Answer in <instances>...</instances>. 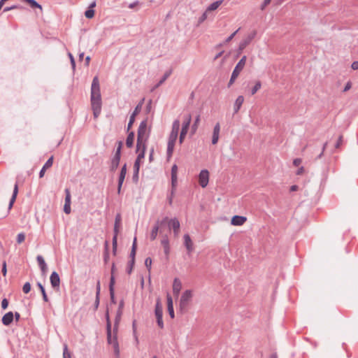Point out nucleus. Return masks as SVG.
Segmentation results:
<instances>
[{
	"label": "nucleus",
	"mask_w": 358,
	"mask_h": 358,
	"mask_svg": "<svg viewBox=\"0 0 358 358\" xmlns=\"http://www.w3.org/2000/svg\"><path fill=\"white\" fill-rule=\"evenodd\" d=\"M149 137V131L148 130L147 120H143L138 127L137 134L136 152L138 156L135 162H141L145 157L146 150V143Z\"/></svg>",
	"instance_id": "1"
},
{
	"label": "nucleus",
	"mask_w": 358,
	"mask_h": 358,
	"mask_svg": "<svg viewBox=\"0 0 358 358\" xmlns=\"http://www.w3.org/2000/svg\"><path fill=\"white\" fill-rule=\"evenodd\" d=\"M180 126V123L179 120H175L172 124L171 131L169 134L167 143L166 155L168 159H169L172 157L174 150L175 143L178 138Z\"/></svg>",
	"instance_id": "2"
},
{
	"label": "nucleus",
	"mask_w": 358,
	"mask_h": 358,
	"mask_svg": "<svg viewBox=\"0 0 358 358\" xmlns=\"http://www.w3.org/2000/svg\"><path fill=\"white\" fill-rule=\"evenodd\" d=\"M90 101L92 106H101L100 84L98 76L94 77L92 82Z\"/></svg>",
	"instance_id": "3"
},
{
	"label": "nucleus",
	"mask_w": 358,
	"mask_h": 358,
	"mask_svg": "<svg viewBox=\"0 0 358 358\" xmlns=\"http://www.w3.org/2000/svg\"><path fill=\"white\" fill-rule=\"evenodd\" d=\"M107 320H108V317H107ZM107 341L108 343L113 346L115 355L118 357L120 355L119 344L116 336H112L111 326L109 320H108L107 322Z\"/></svg>",
	"instance_id": "4"
},
{
	"label": "nucleus",
	"mask_w": 358,
	"mask_h": 358,
	"mask_svg": "<svg viewBox=\"0 0 358 358\" xmlns=\"http://www.w3.org/2000/svg\"><path fill=\"white\" fill-rule=\"evenodd\" d=\"M121 222H122V217L120 213H117L115 218V223H114V235L112 240V245H113V254L115 255L116 250H117V235L120 231V229L121 227Z\"/></svg>",
	"instance_id": "5"
},
{
	"label": "nucleus",
	"mask_w": 358,
	"mask_h": 358,
	"mask_svg": "<svg viewBox=\"0 0 358 358\" xmlns=\"http://www.w3.org/2000/svg\"><path fill=\"white\" fill-rule=\"evenodd\" d=\"M192 296L193 292L190 289H187L182 294L179 301V306L181 311L187 310Z\"/></svg>",
	"instance_id": "6"
},
{
	"label": "nucleus",
	"mask_w": 358,
	"mask_h": 358,
	"mask_svg": "<svg viewBox=\"0 0 358 358\" xmlns=\"http://www.w3.org/2000/svg\"><path fill=\"white\" fill-rule=\"evenodd\" d=\"M168 221V217H165L162 220H157L154 227H152L151 232H150V239L152 241H154L156 239L158 232H159L161 234H162V227L167 223Z\"/></svg>",
	"instance_id": "7"
},
{
	"label": "nucleus",
	"mask_w": 358,
	"mask_h": 358,
	"mask_svg": "<svg viewBox=\"0 0 358 358\" xmlns=\"http://www.w3.org/2000/svg\"><path fill=\"white\" fill-rule=\"evenodd\" d=\"M246 59H247L246 56H243L241 59V60L238 62V64L235 66V68L232 72V74L231 76L229 85H231L235 81V80L237 78V77L238 76L241 71L243 69V68L245 65Z\"/></svg>",
	"instance_id": "8"
},
{
	"label": "nucleus",
	"mask_w": 358,
	"mask_h": 358,
	"mask_svg": "<svg viewBox=\"0 0 358 358\" xmlns=\"http://www.w3.org/2000/svg\"><path fill=\"white\" fill-rule=\"evenodd\" d=\"M192 120V117L190 115H187L185 116V120L182 124V129L180 134L179 142L180 144L182 143L189 127L190 123Z\"/></svg>",
	"instance_id": "9"
},
{
	"label": "nucleus",
	"mask_w": 358,
	"mask_h": 358,
	"mask_svg": "<svg viewBox=\"0 0 358 358\" xmlns=\"http://www.w3.org/2000/svg\"><path fill=\"white\" fill-rule=\"evenodd\" d=\"M144 101H145V99L144 98L142 99V100L136 106L134 112L131 115V116L129 117V123L127 124V130H129L131 129V127H132V125L135 121V117L141 111Z\"/></svg>",
	"instance_id": "10"
},
{
	"label": "nucleus",
	"mask_w": 358,
	"mask_h": 358,
	"mask_svg": "<svg viewBox=\"0 0 358 358\" xmlns=\"http://www.w3.org/2000/svg\"><path fill=\"white\" fill-rule=\"evenodd\" d=\"M167 222H168L169 229H173L174 236H178L179 234L180 227L178 220L177 218L174 217L169 220H168Z\"/></svg>",
	"instance_id": "11"
},
{
	"label": "nucleus",
	"mask_w": 358,
	"mask_h": 358,
	"mask_svg": "<svg viewBox=\"0 0 358 358\" xmlns=\"http://www.w3.org/2000/svg\"><path fill=\"white\" fill-rule=\"evenodd\" d=\"M50 281L52 288L56 291H59L60 285V278L56 271H53L51 273Z\"/></svg>",
	"instance_id": "12"
},
{
	"label": "nucleus",
	"mask_w": 358,
	"mask_h": 358,
	"mask_svg": "<svg viewBox=\"0 0 358 358\" xmlns=\"http://www.w3.org/2000/svg\"><path fill=\"white\" fill-rule=\"evenodd\" d=\"M162 315H163L162 308L159 305V301H157V303L156 304V307H155V316H156V318H157V324L162 329L164 327V322H163V320H162Z\"/></svg>",
	"instance_id": "13"
},
{
	"label": "nucleus",
	"mask_w": 358,
	"mask_h": 358,
	"mask_svg": "<svg viewBox=\"0 0 358 358\" xmlns=\"http://www.w3.org/2000/svg\"><path fill=\"white\" fill-rule=\"evenodd\" d=\"M199 184L202 187H206L208 184L209 173L207 170H202L199 176Z\"/></svg>",
	"instance_id": "14"
},
{
	"label": "nucleus",
	"mask_w": 358,
	"mask_h": 358,
	"mask_svg": "<svg viewBox=\"0 0 358 358\" xmlns=\"http://www.w3.org/2000/svg\"><path fill=\"white\" fill-rule=\"evenodd\" d=\"M256 35V33L254 31L250 34H248L245 38H244L239 44L238 49L240 51L243 50L247 45H248L251 41L253 40Z\"/></svg>",
	"instance_id": "15"
},
{
	"label": "nucleus",
	"mask_w": 358,
	"mask_h": 358,
	"mask_svg": "<svg viewBox=\"0 0 358 358\" xmlns=\"http://www.w3.org/2000/svg\"><path fill=\"white\" fill-rule=\"evenodd\" d=\"M65 203L64 206V211L66 214H69L71 211V194L69 189H65Z\"/></svg>",
	"instance_id": "16"
},
{
	"label": "nucleus",
	"mask_w": 358,
	"mask_h": 358,
	"mask_svg": "<svg viewBox=\"0 0 358 358\" xmlns=\"http://www.w3.org/2000/svg\"><path fill=\"white\" fill-rule=\"evenodd\" d=\"M127 174V166L124 164L120 171L119 178H118V185H117V193L120 194L121 192V188L122 186V184L124 182L125 176Z\"/></svg>",
	"instance_id": "17"
},
{
	"label": "nucleus",
	"mask_w": 358,
	"mask_h": 358,
	"mask_svg": "<svg viewBox=\"0 0 358 358\" xmlns=\"http://www.w3.org/2000/svg\"><path fill=\"white\" fill-rule=\"evenodd\" d=\"M184 245L186 248L187 252L190 254L194 250L193 242L189 234H185L183 236Z\"/></svg>",
	"instance_id": "18"
},
{
	"label": "nucleus",
	"mask_w": 358,
	"mask_h": 358,
	"mask_svg": "<svg viewBox=\"0 0 358 358\" xmlns=\"http://www.w3.org/2000/svg\"><path fill=\"white\" fill-rule=\"evenodd\" d=\"M220 124L217 122L213 128V136H212V144L215 145L217 143L220 138Z\"/></svg>",
	"instance_id": "19"
},
{
	"label": "nucleus",
	"mask_w": 358,
	"mask_h": 358,
	"mask_svg": "<svg viewBox=\"0 0 358 358\" xmlns=\"http://www.w3.org/2000/svg\"><path fill=\"white\" fill-rule=\"evenodd\" d=\"M247 220V218L244 216L234 215L231 220V224L234 226H241Z\"/></svg>",
	"instance_id": "20"
},
{
	"label": "nucleus",
	"mask_w": 358,
	"mask_h": 358,
	"mask_svg": "<svg viewBox=\"0 0 358 358\" xmlns=\"http://www.w3.org/2000/svg\"><path fill=\"white\" fill-rule=\"evenodd\" d=\"M182 288V283L178 278H175L173 282V292L175 296H178Z\"/></svg>",
	"instance_id": "21"
},
{
	"label": "nucleus",
	"mask_w": 358,
	"mask_h": 358,
	"mask_svg": "<svg viewBox=\"0 0 358 358\" xmlns=\"http://www.w3.org/2000/svg\"><path fill=\"white\" fill-rule=\"evenodd\" d=\"M14 319V314L13 313V312H8L7 313H6L3 317H2V323L5 325V326H8L10 325L13 320Z\"/></svg>",
	"instance_id": "22"
},
{
	"label": "nucleus",
	"mask_w": 358,
	"mask_h": 358,
	"mask_svg": "<svg viewBox=\"0 0 358 358\" xmlns=\"http://www.w3.org/2000/svg\"><path fill=\"white\" fill-rule=\"evenodd\" d=\"M161 243L164 248V252L166 256H169L170 252L169 241L167 235H164L163 238L161 241Z\"/></svg>",
	"instance_id": "23"
},
{
	"label": "nucleus",
	"mask_w": 358,
	"mask_h": 358,
	"mask_svg": "<svg viewBox=\"0 0 358 358\" xmlns=\"http://www.w3.org/2000/svg\"><path fill=\"white\" fill-rule=\"evenodd\" d=\"M171 70L167 71L164 73L163 77L160 79V80L153 87L152 91H154L155 89L158 88L161 85H162L166 81V80L171 76Z\"/></svg>",
	"instance_id": "24"
},
{
	"label": "nucleus",
	"mask_w": 358,
	"mask_h": 358,
	"mask_svg": "<svg viewBox=\"0 0 358 358\" xmlns=\"http://www.w3.org/2000/svg\"><path fill=\"white\" fill-rule=\"evenodd\" d=\"M17 192H18V186L17 184L15 185L14 186V189H13V195L10 198V202H9V204H8V210H10L13 206V203L16 199V196H17Z\"/></svg>",
	"instance_id": "25"
},
{
	"label": "nucleus",
	"mask_w": 358,
	"mask_h": 358,
	"mask_svg": "<svg viewBox=\"0 0 358 358\" xmlns=\"http://www.w3.org/2000/svg\"><path fill=\"white\" fill-rule=\"evenodd\" d=\"M38 266L42 271V272H45L47 270V264L43 259V257L41 255H38L36 257Z\"/></svg>",
	"instance_id": "26"
},
{
	"label": "nucleus",
	"mask_w": 358,
	"mask_h": 358,
	"mask_svg": "<svg viewBox=\"0 0 358 358\" xmlns=\"http://www.w3.org/2000/svg\"><path fill=\"white\" fill-rule=\"evenodd\" d=\"M243 101L244 97L243 96H238L237 97L234 103V113H237L240 110Z\"/></svg>",
	"instance_id": "27"
},
{
	"label": "nucleus",
	"mask_w": 358,
	"mask_h": 358,
	"mask_svg": "<svg viewBox=\"0 0 358 358\" xmlns=\"http://www.w3.org/2000/svg\"><path fill=\"white\" fill-rule=\"evenodd\" d=\"M120 161V157L115 156L113 157L111 160V166L110 169L111 171H115L119 166Z\"/></svg>",
	"instance_id": "28"
},
{
	"label": "nucleus",
	"mask_w": 358,
	"mask_h": 358,
	"mask_svg": "<svg viewBox=\"0 0 358 358\" xmlns=\"http://www.w3.org/2000/svg\"><path fill=\"white\" fill-rule=\"evenodd\" d=\"M222 0H220L212 3L206 8V12H210L216 10L222 3Z\"/></svg>",
	"instance_id": "29"
},
{
	"label": "nucleus",
	"mask_w": 358,
	"mask_h": 358,
	"mask_svg": "<svg viewBox=\"0 0 358 358\" xmlns=\"http://www.w3.org/2000/svg\"><path fill=\"white\" fill-rule=\"evenodd\" d=\"M134 133L133 131H131L126 139V145L128 148H131L134 144Z\"/></svg>",
	"instance_id": "30"
},
{
	"label": "nucleus",
	"mask_w": 358,
	"mask_h": 358,
	"mask_svg": "<svg viewBox=\"0 0 358 358\" xmlns=\"http://www.w3.org/2000/svg\"><path fill=\"white\" fill-rule=\"evenodd\" d=\"M136 238L135 237L133 241L131 250L130 252V258L131 262H135V255H136Z\"/></svg>",
	"instance_id": "31"
},
{
	"label": "nucleus",
	"mask_w": 358,
	"mask_h": 358,
	"mask_svg": "<svg viewBox=\"0 0 358 358\" xmlns=\"http://www.w3.org/2000/svg\"><path fill=\"white\" fill-rule=\"evenodd\" d=\"M139 169H140V164H138V162H134L133 180L135 181H137L138 179Z\"/></svg>",
	"instance_id": "32"
},
{
	"label": "nucleus",
	"mask_w": 358,
	"mask_h": 358,
	"mask_svg": "<svg viewBox=\"0 0 358 358\" xmlns=\"http://www.w3.org/2000/svg\"><path fill=\"white\" fill-rule=\"evenodd\" d=\"M37 285L38 287V288L40 289L41 292V294H42V296H43V299L44 301H48V296L46 294V292H45V288L43 286V285L41 283V282H38L37 283Z\"/></svg>",
	"instance_id": "33"
},
{
	"label": "nucleus",
	"mask_w": 358,
	"mask_h": 358,
	"mask_svg": "<svg viewBox=\"0 0 358 358\" xmlns=\"http://www.w3.org/2000/svg\"><path fill=\"white\" fill-rule=\"evenodd\" d=\"M63 358H71V352L69 351L66 344L63 345Z\"/></svg>",
	"instance_id": "34"
},
{
	"label": "nucleus",
	"mask_w": 358,
	"mask_h": 358,
	"mask_svg": "<svg viewBox=\"0 0 358 358\" xmlns=\"http://www.w3.org/2000/svg\"><path fill=\"white\" fill-rule=\"evenodd\" d=\"M262 87V83L260 81H257L255 86L251 90V94L254 95L260 88Z\"/></svg>",
	"instance_id": "35"
},
{
	"label": "nucleus",
	"mask_w": 358,
	"mask_h": 358,
	"mask_svg": "<svg viewBox=\"0 0 358 358\" xmlns=\"http://www.w3.org/2000/svg\"><path fill=\"white\" fill-rule=\"evenodd\" d=\"M92 109L93 110L94 117L96 118L101 113V106H92Z\"/></svg>",
	"instance_id": "36"
},
{
	"label": "nucleus",
	"mask_w": 358,
	"mask_h": 358,
	"mask_svg": "<svg viewBox=\"0 0 358 358\" xmlns=\"http://www.w3.org/2000/svg\"><path fill=\"white\" fill-rule=\"evenodd\" d=\"M94 15V10L93 9H87L85 13V16L88 18L91 19Z\"/></svg>",
	"instance_id": "37"
},
{
	"label": "nucleus",
	"mask_w": 358,
	"mask_h": 358,
	"mask_svg": "<svg viewBox=\"0 0 358 358\" xmlns=\"http://www.w3.org/2000/svg\"><path fill=\"white\" fill-rule=\"evenodd\" d=\"M53 157H50L43 165V169H47L52 166Z\"/></svg>",
	"instance_id": "38"
},
{
	"label": "nucleus",
	"mask_w": 358,
	"mask_h": 358,
	"mask_svg": "<svg viewBox=\"0 0 358 358\" xmlns=\"http://www.w3.org/2000/svg\"><path fill=\"white\" fill-rule=\"evenodd\" d=\"M17 8L22 9L23 7L20 6V5H13V6H10V7H5L3 8V12H8L9 10H14V9H17Z\"/></svg>",
	"instance_id": "39"
},
{
	"label": "nucleus",
	"mask_w": 358,
	"mask_h": 358,
	"mask_svg": "<svg viewBox=\"0 0 358 358\" xmlns=\"http://www.w3.org/2000/svg\"><path fill=\"white\" fill-rule=\"evenodd\" d=\"M25 239V235L24 233H20L17 236V243L18 244L22 243Z\"/></svg>",
	"instance_id": "40"
},
{
	"label": "nucleus",
	"mask_w": 358,
	"mask_h": 358,
	"mask_svg": "<svg viewBox=\"0 0 358 358\" xmlns=\"http://www.w3.org/2000/svg\"><path fill=\"white\" fill-rule=\"evenodd\" d=\"M29 5L33 8H39L41 10H42L43 9L41 5L36 2L35 0H32Z\"/></svg>",
	"instance_id": "41"
},
{
	"label": "nucleus",
	"mask_w": 358,
	"mask_h": 358,
	"mask_svg": "<svg viewBox=\"0 0 358 358\" xmlns=\"http://www.w3.org/2000/svg\"><path fill=\"white\" fill-rule=\"evenodd\" d=\"M22 290L25 294H27L31 290V285L29 282H26L22 287Z\"/></svg>",
	"instance_id": "42"
},
{
	"label": "nucleus",
	"mask_w": 358,
	"mask_h": 358,
	"mask_svg": "<svg viewBox=\"0 0 358 358\" xmlns=\"http://www.w3.org/2000/svg\"><path fill=\"white\" fill-rule=\"evenodd\" d=\"M145 265L150 271L151 269L152 259L150 257H147L145 260Z\"/></svg>",
	"instance_id": "43"
},
{
	"label": "nucleus",
	"mask_w": 358,
	"mask_h": 358,
	"mask_svg": "<svg viewBox=\"0 0 358 358\" xmlns=\"http://www.w3.org/2000/svg\"><path fill=\"white\" fill-rule=\"evenodd\" d=\"M122 146V143L121 141H119L118 146H117V148L116 149V152L115 153V156L120 157Z\"/></svg>",
	"instance_id": "44"
},
{
	"label": "nucleus",
	"mask_w": 358,
	"mask_h": 358,
	"mask_svg": "<svg viewBox=\"0 0 358 358\" xmlns=\"http://www.w3.org/2000/svg\"><path fill=\"white\" fill-rule=\"evenodd\" d=\"M134 263L135 262H132L131 261L129 262L128 263V266H127V272L130 274L131 272H132V270H133V267H134Z\"/></svg>",
	"instance_id": "45"
},
{
	"label": "nucleus",
	"mask_w": 358,
	"mask_h": 358,
	"mask_svg": "<svg viewBox=\"0 0 358 358\" xmlns=\"http://www.w3.org/2000/svg\"><path fill=\"white\" fill-rule=\"evenodd\" d=\"M121 315H122L121 310H118V311L117 313L116 317H115V328H116L117 325L118 324V322H119V321L120 320V317H121Z\"/></svg>",
	"instance_id": "46"
},
{
	"label": "nucleus",
	"mask_w": 358,
	"mask_h": 358,
	"mask_svg": "<svg viewBox=\"0 0 358 358\" xmlns=\"http://www.w3.org/2000/svg\"><path fill=\"white\" fill-rule=\"evenodd\" d=\"M271 0H264L263 3L260 6V9L264 10L265 8L271 3Z\"/></svg>",
	"instance_id": "47"
},
{
	"label": "nucleus",
	"mask_w": 358,
	"mask_h": 358,
	"mask_svg": "<svg viewBox=\"0 0 358 358\" xmlns=\"http://www.w3.org/2000/svg\"><path fill=\"white\" fill-rule=\"evenodd\" d=\"M239 29L240 28L235 31L234 33H232L229 37H227V39L225 40V43H229V41H231L233 39V38L236 36V34L238 33Z\"/></svg>",
	"instance_id": "48"
},
{
	"label": "nucleus",
	"mask_w": 358,
	"mask_h": 358,
	"mask_svg": "<svg viewBox=\"0 0 358 358\" xmlns=\"http://www.w3.org/2000/svg\"><path fill=\"white\" fill-rule=\"evenodd\" d=\"M69 57L70 60H71V64L72 69L74 70L75 68H76V62H75V59L73 58V56L72 55L71 53H69Z\"/></svg>",
	"instance_id": "49"
},
{
	"label": "nucleus",
	"mask_w": 358,
	"mask_h": 358,
	"mask_svg": "<svg viewBox=\"0 0 358 358\" xmlns=\"http://www.w3.org/2000/svg\"><path fill=\"white\" fill-rule=\"evenodd\" d=\"M166 299H167V307L173 306V299H172L171 296L169 294H167Z\"/></svg>",
	"instance_id": "50"
},
{
	"label": "nucleus",
	"mask_w": 358,
	"mask_h": 358,
	"mask_svg": "<svg viewBox=\"0 0 358 358\" xmlns=\"http://www.w3.org/2000/svg\"><path fill=\"white\" fill-rule=\"evenodd\" d=\"M114 285H115V277H114V275H111L110 280V284H109V289H114Z\"/></svg>",
	"instance_id": "51"
},
{
	"label": "nucleus",
	"mask_w": 358,
	"mask_h": 358,
	"mask_svg": "<svg viewBox=\"0 0 358 358\" xmlns=\"http://www.w3.org/2000/svg\"><path fill=\"white\" fill-rule=\"evenodd\" d=\"M167 309H168V312H169V314L170 317L171 318H173L174 316H175L173 306L167 307Z\"/></svg>",
	"instance_id": "52"
},
{
	"label": "nucleus",
	"mask_w": 358,
	"mask_h": 358,
	"mask_svg": "<svg viewBox=\"0 0 358 358\" xmlns=\"http://www.w3.org/2000/svg\"><path fill=\"white\" fill-rule=\"evenodd\" d=\"M8 301L6 299H3L1 301V308L3 309H6L8 308Z\"/></svg>",
	"instance_id": "53"
},
{
	"label": "nucleus",
	"mask_w": 358,
	"mask_h": 358,
	"mask_svg": "<svg viewBox=\"0 0 358 358\" xmlns=\"http://www.w3.org/2000/svg\"><path fill=\"white\" fill-rule=\"evenodd\" d=\"M199 120H200V117H199V115H198V116L196 117V120H195V122H194V124L192 125V129H193L194 131H195V130L196 129V128H197V124H198V123H199Z\"/></svg>",
	"instance_id": "54"
},
{
	"label": "nucleus",
	"mask_w": 358,
	"mask_h": 358,
	"mask_svg": "<svg viewBox=\"0 0 358 358\" xmlns=\"http://www.w3.org/2000/svg\"><path fill=\"white\" fill-rule=\"evenodd\" d=\"M100 292H101V285H100V282L98 281L97 284H96V296H99Z\"/></svg>",
	"instance_id": "55"
},
{
	"label": "nucleus",
	"mask_w": 358,
	"mask_h": 358,
	"mask_svg": "<svg viewBox=\"0 0 358 358\" xmlns=\"http://www.w3.org/2000/svg\"><path fill=\"white\" fill-rule=\"evenodd\" d=\"M178 166L174 164L171 168V176H177Z\"/></svg>",
	"instance_id": "56"
},
{
	"label": "nucleus",
	"mask_w": 358,
	"mask_h": 358,
	"mask_svg": "<svg viewBox=\"0 0 358 358\" xmlns=\"http://www.w3.org/2000/svg\"><path fill=\"white\" fill-rule=\"evenodd\" d=\"M302 160L300 158H296V159H294V161H293V164L295 166H298L301 164Z\"/></svg>",
	"instance_id": "57"
},
{
	"label": "nucleus",
	"mask_w": 358,
	"mask_h": 358,
	"mask_svg": "<svg viewBox=\"0 0 358 358\" xmlns=\"http://www.w3.org/2000/svg\"><path fill=\"white\" fill-rule=\"evenodd\" d=\"M351 87H352V83H351V82H350V81H348V82L346 83V85H345V87H344V89H343V92H347V91H348V90L351 88Z\"/></svg>",
	"instance_id": "58"
},
{
	"label": "nucleus",
	"mask_w": 358,
	"mask_h": 358,
	"mask_svg": "<svg viewBox=\"0 0 358 358\" xmlns=\"http://www.w3.org/2000/svg\"><path fill=\"white\" fill-rule=\"evenodd\" d=\"M139 4V1H136L133 3H131L129 4L128 7L131 9L132 8H134L136 6H138Z\"/></svg>",
	"instance_id": "59"
},
{
	"label": "nucleus",
	"mask_w": 358,
	"mask_h": 358,
	"mask_svg": "<svg viewBox=\"0 0 358 358\" xmlns=\"http://www.w3.org/2000/svg\"><path fill=\"white\" fill-rule=\"evenodd\" d=\"M176 182H177V176H176V175L171 176V183H172L173 187H175Z\"/></svg>",
	"instance_id": "60"
},
{
	"label": "nucleus",
	"mask_w": 358,
	"mask_h": 358,
	"mask_svg": "<svg viewBox=\"0 0 358 358\" xmlns=\"http://www.w3.org/2000/svg\"><path fill=\"white\" fill-rule=\"evenodd\" d=\"M110 299L113 303H115L114 289H110Z\"/></svg>",
	"instance_id": "61"
},
{
	"label": "nucleus",
	"mask_w": 358,
	"mask_h": 358,
	"mask_svg": "<svg viewBox=\"0 0 358 358\" xmlns=\"http://www.w3.org/2000/svg\"><path fill=\"white\" fill-rule=\"evenodd\" d=\"M2 273H3V275L4 276L6 275L7 269H6V262H3V265H2Z\"/></svg>",
	"instance_id": "62"
},
{
	"label": "nucleus",
	"mask_w": 358,
	"mask_h": 358,
	"mask_svg": "<svg viewBox=\"0 0 358 358\" xmlns=\"http://www.w3.org/2000/svg\"><path fill=\"white\" fill-rule=\"evenodd\" d=\"M99 305V296H96L95 301H94V309L96 310Z\"/></svg>",
	"instance_id": "63"
},
{
	"label": "nucleus",
	"mask_w": 358,
	"mask_h": 358,
	"mask_svg": "<svg viewBox=\"0 0 358 358\" xmlns=\"http://www.w3.org/2000/svg\"><path fill=\"white\" fill-rule=\"evenodd\" d=\"M351 67L353 70H357L358 69V62L357 61L353 62L351 65Z\"/></svg>",
	"instance_id": "64"
}]
</instances>
